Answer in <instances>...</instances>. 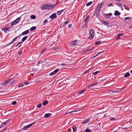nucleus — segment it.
Wrapping results in <instances>:
<instances>
[{"instance_id":"obj_1","label":"nucleus","mask_w":132,"mask_h":132,"mask_svg":"<svg viewBox=\"0 0 132 132\" xmlns=\"http://www.w3.org/2000/svg\"><path fill=\"white\" fill-rule=\"evenodd\" d=\"M41 9L42 10L45 9L51 10L53 8L52 4L48 5L47 4H44L41 7Z\"/></svg>"},{"instance_id":"obj_2","label":"nucleus","mask_w":132,"mask_h":132,"mask_svg":"<svg viewBox=\"0 0 132 132\" xmlns=\"http://www.w3.org/2000/svg\"><path fill=\"white\" fill-rule=\"evenodd\" d=\"M89 34L90 35L88 38L91 40L93 38L95 34L94 30L93 28L90 29V30L89 31Z\"/></svg>"},{"instance_id":"obj_3","label":"nucleus","mask_w":132,"mask_h":132,"mask_svg":"<svg viewBox=\"0 0 132 132\" xmlns=\"http://www.w3.org/2000/svg\"><path fill=\"white\" fill-rule=\"evenodd\" d=\"M112 15V13H110L107 14H104L103 16L106 18H107L111 17Z\"/></svg>"},{"instance_id":"obj_4","label":"nucleus","mask_w":132,"mask_h":132,"mask_svg":"<svg viewBox=\"0 0 132 132\" xmlns=\"http://www.w3.org/2000/svg\"><path fill=\"white\" fill-rule=\"evenodd\" d=\"M57 17V15L55 13H54L52 14L49 17V18L52 19H53Z\"/></svg>"},{"instance_id":"obj_5","label":"nucleus","mask_w":132,"mask_h":132,"mask_svg":"<svg viewBox=\"0 0 132 132\" xmlns=\"http://www.w3.org/2000/svg\"><path fill=\"white\" fill-rule=\"evenodd\" d=\"M71 44L72 45H77L78 44V42L77 40H76L71 42Z\"/></svg>"},{"instance_id":"obj_6","label":"nucleus","mask_w":132,"mask_h":132,"mask_svg":"<svg viewBox=\"0 0 132 132\" xmlns=\"http://www.w3.org/2000/svg\"><path fill=\"white\" fill-rule=\"evenodd\" d=\"M12 79V78L11 79H9L8 80H6V81L5 82L3 83H1V85H6L7 84V83H8Z\"/></svg>"},{"instance_id":"obj_7","label":"nucleus","mask_w":132,"mask_h":132,"mask_svg":"<svg viewBox=\"0 0 132 132\" xmlns=\"http://www.w3.org/2000/svg\"><path fill=\"white\" fill-rule=\"evenodd\" d=\"M125 21L127 22H129L131 21V18L129 17L125 18Z\"/></svg>"},{"instance_id":"obj_8","label":"nucleus","mask_w":132,"mask_h":132,"mask_svg":"<svg viewBox=\"0 0 132 132\" xmlns=\"http://www.w3.org/2000/svg\"><path fill=\"white\" fill-rule=\"evenodd\" d=\"M124 35V34L123 33H121L119 34L117 36V37L116 38V39L117 40L120 38V36H122Z\"/></svg>"},{"instance_id":"obj_9","label":"nucleus","mask_w":132,"mask_h":132,"mask_svg":"<svg viewBox=\"0 0 132 132\" xmlns=\"http://www.w3.org/2000/svg\"><path fill=\"white\" fill-rule=\"evenodd\" d=\"M90 118H89L87 119H86V120L83 122H82V124H85L86 123H87L89 122L90 121Z\"/></svg>"},{"instance_id":"obj_10","label":"nucleus","mask_w":132,"mask_h":132,"mask_svg":"<svg viewBox=\"0 0 132 132\" xmlns=\"http://www.w3.org/2000/svg\"><path fill=\"white\" fill-rule=\"evenodd\" d=\"M29 30H26L24 31L22 33V35H26L29 33Z\"/></svg>"},{"instance_id":"obj_11","label":"nucleus","mask_w":132,"mask_h":132,"mask_svg":"<svg viewBox=\"0 0 132 132\" xmlns=\"http://www.w3.org/2000/svg\"><path fill=\"white\" fill-rule=\"evenodd\" d=\"M64 11V10H62L60 11H57L56 12V14L58 15H59L61 13Z\"/></svg>"},{"instance_id":"obj_12","label":"nucleus","mask_w":132,"mask_h":132,"mask_svg":"<svg viewBox=\"0 0 132 132\" xmlns=\"http://www.w3.org/2000/svg\"><path fill=\"white\" fill-rule=\"evenodd\" d=\"M21 20L20 17L18 18L16 20H14L16 23H18L19 22V21Z\"/></svg>"},{"instance_id":"obj_13","label":"nucleus","mask_w":132,"mask_h":132,"mask_svg":"<svg viewBox=\"0 0 132 132\" xmlns=\"http://www.w3.org/2000/svg\"><path fill=\"white\" fill-rule=\"evenodd\" d=\"M51 116V114L50 113H46L45 114L44 117L45 118H48Z\"/></svg>"},{"instance_id":"obj_14","label":"nucleus","mask_w":132,"mask_h":132,"mask_svg":"<svg viewBox=\"0 0 132 132\" xmlns=\"http://www.w3.org/2000/svg\"><path fill=\"white\" fill-rule=\"evenodd\" d=\"M120 14V12L116 10L115 11V13H114V15L115 16L117 15H119Z\"/></svg>"},{"instance_id":"obj_15","label":"nucleus","mask_w":132,"mask_h":132,"mask_svg":"<svg viewBox=\"0 0 132 132\" xmlns=\"http://www.w3.org/2000/svg\"><path fill=\"white\" fill-rule=\"evenodd\" d=\"M16 40V39L15 38L10 43L7 44L6 46H8L9 45H11L12 43L14 41H15Z\"/></svg>"},{"instance_id":"obj_16","label":"nucleus","mask_w":132,"mask_h":132,"mask_svg":"<svg viewBox=\"0 0 132 132\" xmlns=\"http://www.w3.org/2000/svg\"><path fill=\"white\" fill-rule=\"evenodd\" d=\"M72 128L73 132H75L76 129V125H73L72 126Z\"/></svg>"},{"instance_id":"obj_17","label":"nucleus","mask_w":132,"mask_h":132,"mask_svg":"<svg viewBox=\"0 0 132 132\" xmlns=\"http://www.w3.org/2000/svg\"><path fill=\"white\" fill-rule=\"evenodd\" d=\"M28 37V36H25L23 37V38H22L21 40V42H22V43L23 42H24L25 40L27 39Z\"/></svg>"},{"instance_id":"obj_18","label":"nucleus","mask_w":132,"mask_h":132,"mask_svg":"<svg viewBox=\"0 0 132 132\" xmlns=\"http://www.w3.org/2000/svg\"><path fill=\"white\" fill-rule=\"evenodd\" d=\"M96 14L97 17H98L100 14V11L96 10Z\"/></svg>"},{"instance_id":"obj_19","label":"nucleus","mask_w":132,"mask_h":132,"mask_svg":"<svg viewBox=\"0 0 132 132\" xmlns=\"http://www.w3.org/2000/svg\"><path fill=\"white\" fill-rule=\"evenodd\" d=\"M8 120H7L5 122H3L1 126V127H0V128H1V127H2L3 126H4L6 124V123L7 122V121H8Z\"/></svg>"},{"instance_id":"obj_20","label":"nucleus","mask_w":132,"mask_h":132,"mask_svg":"<svg viewBox=\"0 0 132 132\" xmlns=\"http://www.w3.org/2000/svg\"><path fill=\"white\" fill-rule=\"evenodd\" d=\"M36 29V27L34 26L30 28V30L31 31H33L35 30Z\"/></svg>"},{"instance_id":"obj_21","label":"nucleus","mask_w":132,"mask_h":132,"mask_svg":"<svg viewBox=\"0 0 132 132\" xmlns=\"http://www.w3.org/2000/svg\"><path fill=\"white\" fill-rule=\"evenodd\" d=\"M130 75V73L128 72H126L124 75V76L126 78L129 76Z\"/></svg>"},{"instance_id":"obj_22","label":"nucleus","mask_w":132,"mask_h":132,"mask_svg":"<svg viewBox=\"0 0 132 132\" xmlns=\"http://www.w3.org/2000/svg\"><path fill=\"white\" fill-rule=\"evenodd\" d=\"M35 123V122H34L28 125H27V127H28V128H29L30 127H31Z\"/></svg>"},{"instance_id":"obj_23","label":"nucleus","mask_w":132,"mask_h":132,"mask_svg":"<svg viewBox=\"0 0 132 132\" xmlns=\"http://www.w3.org/2000/svg\"><path fill=\"white\" fill-rule=\"evenodd\" d=\"M48 101L47 100L45 101L43 103V105L44 106H45L48 104Z\"/></svg>"},{"instance_id":"obj_24","label":"nucleus","mask_w":132,"mask_h":132,"mask_svg":"<svg viewBox=\"0 0 132 132\" xmlns=\"http://www.w3.org/2000/svg\"><path fill=\"white\" fill-rule=\"evenodd\" d=\"M104 4V3L103 2L99 4L98 6L100 8H101L102 6H103Z\"/></svg>"},{"instance_id":"obj_25","label":"nucleus","mask_w":132,"mask_h":132,"mask_svg":"<svg viewBox=\"0 0 132 132\" xmlns=\"http://www.w3.org/2000/svg\"><path fill=\"white\" fill-rule=\"evenodd\" d=\"M102 22L105 25L108 24H109V22H108L105 21H102Z\"/></svg>"},{"instance_id":"obj_26","label":"nucleus","mask_w":132,"mask_h":132,"mask_svg":"<svg viewBox=\"0 0 132 132\" xmlns=\"http://www.w3.org/2000/svg\"><path fill=\"white\" fill-rule=\"evenodd\" d=\"M30 18L32 19H35L36 18V17L35 15H31Z\"/></svg>"},{"instance_id":"obj_27","label":"nucleus","mask_w":132,"mask_h":132,"mask_svg":"<svg viewBox=\"0 0 132 132\" xmlns=\"http://www.w3.org/2000/svg\"><path fill=\"white\" fill-rule=\"evenodd\" d=\"M86 90V89H84L83 90H81L78 93V94H82V93L84 92H85Z\"/></svg>"},{"instance_id":"obj_28","label":"nucleus","mask_w":132,"mask_h":132,"mask_svg":"<svg viewBox=\"0 0 132 132\" xmlns=\"http://www.w3.org/2000/svg\"><path fill=\"white\" fill-rule=\"evenodd\" d=\"M117 120V119L115 118H110V120L112 121Z\"/></svg>"},{"instance_id":"obj_29","label":"nucleus","mask_w":132,"mask_h":132,"mask_svg":"<svg viewBox=\"0 0 132 132\" xmlns=\"http://www.w3.org/2000/svg\"><path fill=\"white\" fill-rule=\"evenodd\" d=\"M124 89H125V87H124L120 89L116 90H117V91H119V92H118V93L121 92V91L122 90H123Z\"/></svg>"},{"instance_id":"obj_30","label":"nucleus","mask_w":132,"mask_h":132,"mask_svg":"<svg viewBox=\"0 0 132 132\" xmlns=\"http://www.w3.org/2000/svg\"><path fill=\"white\" fill-rule=\"evenodd\" d=\"M109 92H114L115 93H118L119 91H117L116 90H109Z\"/></svg>"},{"instance_id":"obj_31","label":"nucleus","mask_w":132,"mask_h":132,"mask_svg":"<svg viewBox=\"0 0 132 132\" xmlns=\"http://www.w3.org/2000/svg\"><path fill=\"white\" fill-rule=\"evenodd\" d=\"M92 2H90L88 3L86 5L87 6H88L92 4Z\"/></svg>"},{"instance_id":"obj_32","label":"nucleus","mask_w":132,"mask_h":132,"mask_svg":"<svg viewBox=\"0 0 132 132\" xmlns=\"http://www.w3.org/2000/svg\"><path fill=\"white\" fill-rule=\"evenodd\" d=\"M101 40H99L96 42L95 43V45H97L99 44L100 43H101Z\"/></svg>"},{"instance_id":"obj_33","label":"nucleus","mask_w":132,"mask_h":132,"mask_svg":"<svg viewBox=\"0 0 132 132\" xmlns=\"http://www.w3.org/2000/svg\"><path fill=\"white\" fill-rule=\"evenodd\" d=\"M55 72H54V71H53V72L51 73H50L49 74V75L50 76H52V75H54V74H55Z\"/></svg>"},{"instance_id":"obj_34","label":"nucleus","mask_w":132,"mask_h":132,"mask_svg":"<svg viewBox=\"0 0 132 132\" xmlns=\"http://www.w3.org/2000/svg\"><path fill=\"white\" fill-rule=\"evenodd\" d=\"M123 6L125 9L128 10H129V8L127 6L125 5H123Z\"/></svg>"},{"instance_id":"obj_35","label":"nucleus","mask_w":132,"mask_h":132,"mask_svg":"<svg viewBox=\"0 0 132 132\" xmlns=\"http://www.w3.org/2000/svg\"><path fill=\"white\" fill-rule=\"evenodd\" d=\"M103 51H102L100 52H98L97 54H96V55H95V56H94L93 58L95 57H96L98 55H99L100 54H101L102 52Z\"/></svg>"},{"instance_id":"obj_36","label":"nucleus","mask_w":132,"mask_h":132,"mask_svg":"<svg viewBox=\"0 0 132 132\" xmlns=\"http://www.w3.org/2000/svg\"><path fill=\"white\" fill-rule=\"evenodd\" d=\"M100 71H97L95 72H93V75H96L97 73H99Z\"/></svg>"},{"instance_id":"obj_37","label":"nucleus","mask_w":132,"mask_h":132,"mask_svg":"<svg viewBox=\"0 0 132 132\" xmlns=\"http://www.w3.org/2000/svg\"><path fill=\"white\" fill-rule=\"evenodd\" d=\"M86 132H91L92 131L88 129H86L85 130Z\"/></svg>"},{"instance_id":"obj_38","label":"nucleus","mask_w":132,"mask_h":132,"mask_svg":"<svg viewBox=\"0 0 132 132\" xmlns=\"http://www.w3.org/2000/svg\"><path fill=\"white\" fill-rule=\"evenodd\" d=\"M107 6H108L110 7V6H113V5L112 3H110L107 4Z\"/></svg>"},{"instance_id":"obj_39","label":"nucleus","mask_w":132,"mask_h":132,"mask_svg":"<svg viewBox=\"0 0 132 132\" xmlns=\"http://www.w3.org/2000/svg\"><path fill=\"white\" fill-rule=\"evenodd\" d=\"M89 17V15L87 16L86 18L84 20V22H86L87 20H88Z\"/></svg>"},{"instance_id":"obj_40","label":"nucleus","mask_w":132,"mask_h":132,"mask_svg":"<svg viewBox=\"0 0 132 132\" xmlns=\"http://www.w3.org/2000/svg\"><path fill=\"white\" fill-rule=\"evenodd\" d=\"M46 50V48H44L43 50H42L41 52V53L42 54Z\"/></svg>"},{"instance_id":"obj_41","label":"nucleus","mask_w":132,"mask_h":132,"mask_svg":"<svg viewBox=\"0 0 132 132\" xmlns=\"http://www.w3.org/2000/svg\"><path fill=\"white\" fill-rule=\"evenodd\" d=\"M24 86V85L22 84H19L18 86V87H22Z\"/></svg>"},{"instance_id":"obj_42","label":"nucleus","mask_w":132,"mask_h":132,"mask_svg":"<svg viewBox=\"0 0 132 132\" xmlns=\"http://www.w3.org/2000/svg\"><path fill=\"white\" fill-rule=\"evenodd\" d=\"M117 5L120 7H122V5L121 3H117Z\"/></svg>"},{"instance_id":"obj_43","label":"nucleus","mask_w":132,"mask_h":132,"mask_svg":"<svg viewBox=\"0 0 132 132\" xmlns=\"http://www.w3.org/2000/svg\"><path fill=\"white\" fill-rule=\"evenodd\" d=\"M101 8H100L99 7H98V6H97V7H96V10H97L98 11H100V10L101 9Z\"/></svg>"},{"instance_id":"obj_44","label":"nucleus","mask_w":132,"mask_h":132,"mask_svg":"<svg viewBox=\"0 0 132 132\" xmlns=\"http://www.w3.org/2000/svg\"><path fill=\"white\" fill-rule=\"evenodd\" d=\"M28 128L27 125L25 126L23 128V129L24 130H26Z\"/></svg>"},{"instance_id":"obj_45","label":"nucleus","mask_w":132,"mask_h":132,"mask_svg":"<svg viewBox=\"0 0 132 132\" xmlns=\"http://www.w3.org/2000/svg\"><path fill=\"white\" fill-rule=\"evenodd\" d=\"M22 53V51L21 50V51H19L18 52V54L20 55H21Z\"/></svg>"},{"instance_id":"obj_46","label":"nucleus","mask_w":132,"mask_h":132,"mask_svg":"<svg viewBox=\"0 0 132 132\" xmlns=\"http://www.w3.org/2000/svg\"><path fill=\"white\" fill-rule=\"evenodd\" d=\"M42 105V104L41 103H40L39 104H38L37 105V107L38 108H39Z\"/></svg>"},{"instance_id":"obj_47","label":"nucleus","mask_w":132,"mask_h":132,"mask_svg":"<svg viewBox=\"0 0 132 132\" xmlns=\"http://www.w3.org/2000/svg\"><path fill=\"white\" fill-rule=\"evenodd\" d=\"M58 3H57V2H56L55 3V4H53V5H52V6H53V8L55 6H56L58 4Z\"/></svg>"},{"instance_id":"obj_48","label":"nucleus","mask_w":132,"mask_h":132,"mask_svg":"<svg viewBox=\"0 0 132 132\" xmlns=\"http://www.w3.org/2000/svg\"><path fill=\"white\" fill-rule=\"evenodd\" d=\"M59 69H57L56 70H55L54 71V72L56 74V73L59 71Z\"/></svg>"},{"instance_id":"obj_49","label":"nucleus","mask_w":132,"mask_h":132,"mask_svg":"<svg viewBox=\"0 0 132 132\" xmlns=\"http://www.w3.org/2000/svg\"><path fill=\"white\" fill-rule=\"evenodd\" d=\"M90 69H88L87 70H86L84 72V74L85 73H88V72H89V70Z\"/></svg>"},{"instance_id":"obj_50","label":"nucleus","mask_w":132,"mask_h":132,"mask_svg":"<svg viewBox=\"0 0 132 132\" xmlns=\"http://www.w3.org/2000/svg\"><path fill=\"white\" fill-rule=\"evenodd\" d=\"M16 23L14 21L13 22H12L11 23V25L13 26V25H15V24Z\"/></svg>"},{"instance_id":"obj_51","label":"nucleus","mask_w":132,"mask_h":132,"mask_svg":"<svg viewBox=\"0 0 132 132\" xmlns=\"http://www.w3.org/2000/svg\"><path fill=\"white\" fill-rule=\"evenodd\" d=\"M77 110V109H76L75 110V111H71L70 112L68 113L67 114H68V113H71V112H77V111H79V110Z\"/></svg>"},{"instance_id":"obj_52","label":"nucleus","mask_w":132,"mask_h":132,"mask_svg":"<svg viewBox=\"0 0 132 132\" xmlns=\"http://www.w3.org/2000/svg\"><path fill=\"white\" fill-rule=\"evenodd\" d=\"M42 61L41 60H39L37 64L38 65H39L40 63H42Z\"/></svg>"},{"instance_id":"obj_53","label":"nucleus","mask_w":132,"mask_h":132,"mask_svg":"<svg viewBox=\"0 0 132 132\" xmlns=\"http://www.w3.org/2000/svg\"><path fill=\"white\" fill-rule=\"evenodd\" d=\"M22 43V42L21 41L20 42L18 43V44L15 46V47H17L18 45H19L20 44H21Z\"/></svg>"},{"instance_id":"obj_54","label":"nucleus","mask_w":132,"mask_h":132,"mask_svg":"<svg viewBox=\"0 0 132 132\" xmlns=\"http://www.w3.org/2000/svg\"><path fill=\"white\" fill-rule=\"evenodd\" d=\"M48 22V20H46L44 21V23L45 24L47 23Z\"/></svg>"},{"instance_id":"obj_55","label":"nucleus","mask_w":132,"mask_h":132,"mask_svg":"<svg viewBox=\"0 0 132 132\" xmlns=\"http://www.w3.org/2000/svg\"><path fill=\"white\" fill-rule=\"evenodd\" d=\"M16 103V101H14L12 103V104L13 105H15Z\"/></svg>"},{"instance_id":"obj_56","label":"nucleus","mask_w":132,"mask_h":132,"mask_svg":"<svg viewBox=\"0 0 132 132\" xmlns=\"http://www.w3.org/2000/svg\"><path fill=\"white\" fill-rule=\"evenodd\" d=\"M28 83H29L28 82H27V81L24 82V84L25 85H27L28 84Z\"/></svg>"},{"instance_id":"obj_57","label":"nucleus","mask_w":132,"mask_h":132,"mask_svg":"<svg viewBox=\"0 0 132 132\" xmlns=\"http://www.w3.org/2000/svg\"><path fill=\"white\" fill-rule=\"evenodd\" d=\"M7 128V127H6L5 128H4L2 130V131H6V129Z\"/></svg>"},{"instance_id":"obj_58","label":"nucleus","mask_w":132,"mask_h":132,"mask_svg":"<svg viewBox=\"0 0 132 132\" xmlns=\"http://www.w3.org/2000/svg\"><path fill=\"white\" fill-rule=\"evenodd\" d=\"M97 83V82H96V83H94H94H92L91 84V85L92 86H94V85H96V84Z\"/></svg>"},{"instance_id":"obj_59","label":"nucleus","mask_w":132,"mask_h":132,"mask_svg":"<svg viewBox=\"0 0 132 132\" xmlns=\"http://www.w3.org/2000/svg\"><path fill=\"white\" fill-rule=\"evenodd\" d=\"M71 129L70 128L67 131V132H70L71 131Z\"/></svg>"},{"instance_id":"obj_60","label":"nucleus","mask_w":132,"mask_h":132,"mask_svg":"<svg viewBox=\"0 0 132 132\" xmlns=\"http://www.w3.org/2000/svg\"><path fill=\"white\" fill-rule=\"evenodd\" d=\"M92 86L91 85V84H90L89 86H87V88H89V87H90Z\"/></svg>"},{"instance_id":"obj_61","label":"nucleus","mask_w":132,"mask_h":132,"mask_svg":"<svg viewBox=\"0 0 132 132\" xmlns=\"http://www.w3.org/2000/svg\"><path fill=\"white\" fill-rule=\"evenodd\" d=\"M71 24H69L68 25V27L69 28H70L71 26Z\"/></svg>"},{"instance_id":"obj_62","label":"nucleus","mask_w":132,"mask_h":132,"mask_svg":"<svg viewBox=\"0 0 132 132\" xmlns=\"http://www.w3.org/2000/svg\"><path fill=\"white\" fill-rule=\"evenodd\" d=\"M68 22H69L68 21H66L65 22V24H67L68 23Z\"/></svg>"},{"instance_id":"obj_63","label":"nucleus","mask_w":132,"mask_h":132,"mask_svg":"<svg viewBox=\"0 0 132 132\" xmlns=\"http://www.w3.org/2000/svg\"><path fill=\"white\" fill-rule=\"evenodd\" d=\"M61 65L62 66H65L66 65V64L65 63L61 64Z\"/></svg>"},{"instance_id":"obj_64","label":"nucleus","mask_w":132,"mask_h":132,"mask_svg":"<svg viewBox=\"0 0 132 132\" xmlns=\"http://www.w3.org/2000/svg\"><path fill=\"white\" fill-rule=\"evenodd\" d=\"M67 21H68L69 22V21H70V19L69 18H68L67 19Z\"/></svg>"}]
</instances>
